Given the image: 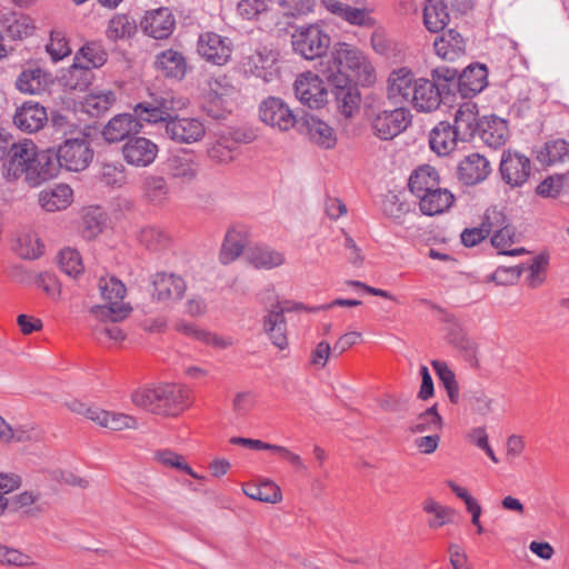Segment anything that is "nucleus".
Returning a JSON list of instances; mask_svg holds the SVG:
<instances>
[{
  "instance_id": "21",
  "label": "nucleus",
  "mask_w": 569,
  "mask_h": 569,
  "mask_svg": "<svg viewBox=\"0 0 569 569\" xmlns=\"http://www.w3.org/2000/svg\"><path fill=\"white\" fill-rule=\"evenodd\" d=\"M152 286V297L160 302L179 300L187 289L186 282L181 277L166 272L156 273Z\"/></svg>"
},
{
  "instance_id": "16",
  "label": "nucleus",
  "mask_w": 569,
  "mask_h": 569,
  "mask_svg": "<svg viewBox=\"0 0 569 569\" xmlns=\"http://www.w3.org/2000/svg\"><path fill=\"white\" fill-rule=\"evenodd\" d=\"M158 152V146L144 137L131 138L122 146V154L126 162L139 168L153 163Z\"/></svg>"
},
{
  "instance_id": "25",
  "label": "nucleus",
  "mask_w": 569,
  "mask_h": 569,
  "mask_svg": "<svg viewBox=\"0 0 569 569\" xmlns=\"http://www.w3.org/2000/svg\"><path fill=\"white\" fill-rule=\"evenodd\" d=\"M303 132L311 142L323 149H332L337 143L335 130L321 119L307 116L302 122Z\"/></svg>"
},
{
  "instance_id": "61",
  "label": "nucleus",
  "mask_w": 569,
  "mask_h": 569,
  "mask_svg": "<svg viewBox=\"0 0 569 569\" xmlns=\"http://www.w3.org/2000/svg\"><path fill=\"white\" fill-rule=\"evenodd\" d=\"M154 460L168 468H176L190 475L194 479H202L192 468L184 461V458L171 450H158L154 452Z\"/></svg>"
},
{
  "instance_id": "46",
  "label": "nucleus",
  "mask_w": 569,
  "mask_h": 569,
  "mask_svg": "<svg viewBox=\"0 0 569 569\" xmlns=\"http://www.w3.org/2000/svg\"><path fill=\"white\" fill-rule=\"evenodd\" d=\"M449 22L447 4L442 0H427L423 8V23L430 32L441 31Z\"/></svg>"
},
{
  "instance_id": "56",
  "label": "nucleus",
  "mask_w": 569,
  "mask_h": 569,
  "mask_svg": "<svg viewBox=\"0 0 569 569\" xmlns=\"http://www.w3.org/2000/svg\"><path fill=\"white\" fill-rule=\"evenodd\" d=\"M431 366L433 367L439 380L445 387L450 401L452 403H457L459 400V385L456 380L453 371L445 361L432 360Z\"/></svg>"
},
{
  "instance_id": "22",
  "label": "nucleus",
  "mask_w": 569,
  "mask_h": 569,
  "mask_svg": "<svg viewBox=\"0 0 569 569\" xmlns=\"http://www.w3.org/2000/svg\"><path fill=\"white\" fill-rule=\"evenodd\" d=\"M441 101L440 90L432 80L417 79L415 91L410 99V103L417 111L432 112L440 107Z\"/></svg>"
},
{
  "instance_id": "30",
  "label": "nucleus",
  "mask_w": 569,
  "mask_h": 569,
  "mask_svg": "<svg viewBox=\"0 0 569 569\" xmlns=\"http://www.w3.org/2000/svg\"><path fill=\"white\" fill-rule=\"evenodd\" d=\"M420 211L426 216H436L447 211L455 202L453 194L446 188H437L418 198Z\"/></svg>"
},
{
  "instance_id": "6",
  "label": "nucleus",
  "mask_w": 569,
  "mask_h": 569,
  "mask_svg": "<svg viewBox=\"0 0 569 569\" xmlns=\"http://www.w3.org/2000/svg\"><path fill=\"white\" fill-rule=\"evenodd\" d=\"M56 157L61 168L68 171H82L93 159V151L87 138H70L56 150Z\"/></svg>"
},
{
  "instance_id": "40",
  "label": "nucleus",
  "mask_w": 569,
  "mask_h": 569,
  "mask_svg": "<svg viewBox=\"0 0 569 569\" xmlns=\"http://www.w3.org/2000/svg\"><path fill=\"white\" fill-rule=\"evenodd\" d=\"M168 170L172 178L182 182H190L196 179L199 171V162L189 152L174 154L168 159Z\"/></svg>"
},
{
  "instance_id": "51",
  "label": "nucleus",
  "mask_w": 569,
  "mask_h": 569,
  "mask_svg": "<svg viewBox=\"0 0 569 569\" xmlns=\"http://www.w3.org/2000/svg\"><path fill=\"white\" fill-rule=\"evenodd\" d=\"M538 159L549 166L566 162L569 160V142L560 138L546 142Z\"/></svg>"
},
{
  "instance_id": "7",
  "label": "nucleus",
  "mask_w": 569,
  "mask_h": 569,
  "mask_svg": "<svg viewBox=\"0 0 569 569\" xmlns=\"http://www.w3.org/2000/svg\"><path fill=\"white\" fill-rule=\"evenodd\" d=\"M238 97L237 88L227 79L220 77L209 82L203 110L212 118L220 119L231 110Z\"/></svg>"
},
{
  "instance_id": "55",
  "label": "nucleus",
  "mask_w": 569,
  "mask_h": 569,
  "mask_svg": "<svg viewBox=\"0 0 569 569\" xmlns=\"http://www.w3.org/2000/svg\"><path fill=\"white\" fill-rule=\"evenodd\" d=\"M71 47L66 33L62 30H52L49 42L46 44V52L52 62H59L71 54Z\"/></svg>"
},
{
  "instance_id": "33",
  "label": "nucleus",
  "mask_w": 569,
  "mask_h": 569,
  "mask_svg": "<svg viewBox=\"0 0 569 569\" xmlns=\"http://www.w3.org/2000/svg\"><path fill=\"white\" fill-rule=\"evenodd\" d=\"M246 259L252 267L264 270L278 268L286 261L281 251L264 244L249 248L246 252Z\"/></svg>"
},
{
  "instance_id": "59",
  "label": "nucleus",
  "mask_w": 569,
  "mask_h": 569,
  "mask_svg": "<svg viewBox=\"0 0 569 569\" xmlns=\"http://www.w3.org/2000/svg\"><path fill=\"white\" fill-rule=\"evenodd\" d=\"M139 242L149 250H160L169 243V236L160 227L147 226L138 234Z\"/></svg>"
},
{
  "instance_id": "19",
  "label": "nucleus",
  "mask_w": 569,
  "mask_h": 569,
  "mask_svg": "<svg viewBox=\"0 0 569 569\" xmlns=\"http://www.w3.org/2000/svg\"><path fill=\"white\" fill-rule=\"evenodd\" d=\"M491 171L490 162L479 153L466 156L458 166V179L467 186H473L487 179Z\"/></svg>"
},
{
  "instance_id": "15",
  "label": "nucleus",
  "mask_w": 569,
  "mask_h": 569,
  "mask_svg": "<svg viewBox=\"0 0 569 569\" xmlns=\"http://www.w3.org/2000/svg\"><path fill=\"white\" fill-rule=\"evenodd\" d=\"M277 54L267 48L257 49L242 57L241 68L244 73L262 79L264 82L272 81L278 72L276 68Z\"/></svg>"
},
{
  "instance_id": "28",
  "label": "nucleus",
  "mask_w": 569,
  "mask_h": 569,
  "mask_svg": "<svg viewBox=\"0 0 569 569\" xmlns=\"http://www.w3.org/2000/svg\"><path fill=\"white\" fill-rule=\"evenodd\" d=\"M458 141L460 137L447 121L439 122L429 133L430 149L438 156H448L456 149Z\"/></svg>"
},
{
  "instance_id": "26",
  "label": "nucleus",
  "mask_w": 569,
  "mask_h": 569,
  "mask_svg": "<svg viewBox=\"0 0 569 569\" xmlns=\"http://www.w3.org/2000/svg\"><path fill=\"white\" fill-rule=\"evenodd\" d=\"M435 51L443 60L456 61L466 53V39L456 30L443 32L433 43Z\"/></svg>"
},
{
  "instance_id": "35",
  "label": "nucleus",
  "mask_w": 569,
  "mask_h": 569,
  "mask_svg": "<svg viewBox=\"0 0 569 569\" xmlns=\"http://www.w3.org/2000/svg\"><path fill=\"white\" fill-rule=\"evenodd\" d=\"M336 99L337 109L346 118L353 117L360 109V94L357 88L348 83H330Z\"/></svg>"
},
{
  "instance_id": "32",
  "label": "nucleus",
  "mask_w": 569,
  "mask_h": 569,
  "mask_svg": "<svg viewBox=\"0 0 569 569\" xmlns=\"http://www.w3.org/2000/svg\"><path fill=\"white\" fill-rule=\"evenodd\" d=\"M488 83V71L483 64L467 67L459 77V91L463 97H472L481 92Z\"/></svg>"
},
{
  "instance_id": "52",
  "label": "nucleus",
  "mask_w": 569,
  "mask_h": 569,
  "mask_svg": "<svg viewBox=\"0 0 569 569\" xmlns=\"http://www.w3.org/2000/svg\"><path fill=\"white\" fill-rule=\"evenodd\" d=\"M422 509L426 513L431 516V518L428 521V526L431 529H438L453 521V509L440 505L433 498L426 499L423 501Z\"/></svg>"
},
{
  "instance_id": "3",
  "label": "nucleus",
  "mask_w": 569,
  "mask_h": 569,
  "mask_svg": "<svg viewBox=\"0 0 569 569\" xmlns=\"http://www.w3.org/2000/svg\"><path fill=\"white\" fill-rule=\"evenodd\" d=\"M99 290L106 305L92 306L89 315L93 320L122 321L131 312V308L123 303L126 295L124 284L113 276L101 277L99 280Z\"/></svg>"
},
{
  "instance_id": "13",
  "label": "nucleus",
  "mask_w": 569,
  "mask_h": 569,
  "mask_svg": "<svg viewBox=\"0 0 569 569\" xmlns=\"http://www.w3.org/2000/svg\"><path fill=\"white\" fill-rule=\"evenodd\" d=\"M166 134L178 143L191 144L204 137L206 127L198 118L171 116L166 124Z\"/></svg>"
},
{
  "instance_id": "38",
  "label": "nucleus",
  "mask_w": 569,
  "mask_h": 569,
  "mask_svg": "<svg viewBox=\"0 0 569 569\" xmlns=\"http://www.w3.org/2000/svg\"><path fill=\"white\" fill-rule=\"evenodd\" d=\"M503 213L497 209H489L486 212L485 221L479 228L466 229L461 233V241L466 247H473L481 242L495 226H501Z\"/></svg>"
},
{
  "instance_id": "48",
  "label": "nucleus",
  "mask_w": 569,
  "mask_h": 569,
  "mask_svg": "<svg viewBox=\"0 0 569 569\" xmlns=\"http://www.w3.org/2000/svg\"><path fill=\"white\" fill-rule=\"evenodd\" d=\"M2 26L8 36L13 40H20L31 36L36 29L33 20L22 13H10L2 18Z\"/></svg>"
},
{
  "instance_id": "5",
  "label": "nucleus",
  "mask_w": 569,
  "mask_h": 569,
  "mask_svg": "<svg viewBox=\"0 0 569 569\" xmlns=\"http://www.w3.org/2000/svg\"><path fill=\"white\" fill-rule=\"evenodd\" d=\"M68 408L87 419L96 422L100 427L108 428L113 431H121L124 429H136L138 422L134 417L120 412H111L93 406H87L78 400H72L67 403Z\"/></svg>"
},
{
  "instance_id": "39",
  "label": "nucleus",
  "mask_w": 569,
  "mask_h": 569,
  "mask_svg": "<svg viewBox=\"0 0 569 569\" xmlns=\"http://www.w3.org/2000/svg\"><path fill=\"white\" fill-rule=\"evenodd\" d=\"M176 330L217 349H226L232 345V339L230 337L218 336L187 321L177 322Z\"/></svg>"
},
{
  "instance_id": "31",
  "label": "nucleus",
  "mask_w": 569,
  "mask_h": 569,
  "mask_svg": "<svg viewBox=\"0 0 569 569\" xmlns=\"http://www.w3.org/2000/svg\"><path fill=\"white\" fill-rule=\"evenodd\" d=\"M141 127L132 114H117L104 126L102 136L108 142H118L130 133L139 132Z\"/></svg>"
},
{
  "instance_id": "11",
  "label": "nucleus",
  "mask_w": 569,
  "mask_h": 569,
  "mask_svg": "<svg viewBox=\"0 0 569 569\" xmlns=\"http://www.w3.org/2000/svg\"><path fill=\"white\" fill-rule=\"evenodd\" d=\"M9 160L6 164L8 178L18 179L24 177L28 181L29 169L33 166L37 146L30 139H22L9 147Z\"/></svg>"
},
{
  "instance_id": "29",
  "label": "nucleus",
  "mask_w": 569,
  "mask_h": 569,
  "mask_svg": "<svg viewBox=\"0 0 569 569\" xmlns=\"http://www.w3.org/2000/svg\"><path fill=\"white\" fill-rule=\"evenodd\" d=\"M479 127L478 109L475 103L466 102L461 104L455 113L451 128L460 137V141L470 140Z\"/></svg>"
},
{
  "instance_id": "36",
  "label": "nucleus",
  "mask_w": 569,
  "mask_h": 569,
  "mask_svg": "<svg viewBox=\"0 0 569 569\" xmlns=\"http://www.w3.org/2000/svg\"><path fill=\"white\" fill-rule=\"evenodd\" d=\"M171 107L169 102L161 98L154 100V102H140L138 103L133 111L136 120L140 122L148 123H160L163 122L164 126L168 122V119L171 118L170 113Z\"/></svg>"
},
{
  "instance_id": "47",
  "label": "nucleus",
  "mask_w": 569,
  "mask_h": 569,
  "mask_svg": "<svg viewBox=\"0 0 569 569\" xmlns=\"http://www.w3.org/2000/svg\"><path fill=\"white\" fill-rule=\"evenodd\" d=\"M142 190L147 201L153 206H163L170 198L169 186L162 177H147L143 181Z\"/></svg>"
},
{
  "instance_id": "45",
  "label": "nucleus",
  "mask_w": 569,
  "mask_h": 569,
  "mask_svg": "<svg viewBox=\"0 0 569 569\" xmlns=\"http://www.w3.org/2000/svg\"><path fill=\"white\" fill-rule=\"evenodd\" d=\"M243 493L253 500L267 503H278L282 500L280 487L271 480H261L259 483H246L242 487Z\"/></svg>"
},
{
  "instance_id": "1",
  "label": "nucleus",
  "mask_w": 569,
  "mask_h": 569,
  "mask_svg": "<svg viewBox=\"0 0 569 569\" xmlns=\"http://www.w3.org/2000/svg\"><path fill=\"white\" fill-rule=\"evenodd\" d=\"M317 71L329 83H348L352 77L362 86H368L376 79L375 68L368 57L346 42L336 43L330 54L319 61Z\"/></svg>"
},
{
  "instance_id": "17",
  "label": "nucleus",
  "mask_w": 569,
  "mask_h": 569,
  "mask_svg": "<svg viewBox=\"0 0 569 569\" xmlns=\"http://www.w3.org/2000/svg\"><path fill=\"white\" fill-rule=\"evenodd\" d=\"M48 122L47 109L39 102L26 101L17 108L13 123L21 131L34 133Z\"/></svg>"
},
{
  "instance_id": "10",
  "label": "nucleus",
  "mask_w": 569,
  "mask_h": 569,
  "mask_svg": "<svg viewBox=\"0 0 569 569\" xmlns=\"http://www.w3.org/2000/svg\"><path fill=\"white\" fill-rule=\"evenodd\" d=\"M411 123V114L405 108L378 111L371 117V128L379 139L390 140Z\"/></svg>"
},
{
  "instance_id": "2",
  "label": "nucleus",
  "mask_w": 569,
  "mask_h": 569,
  "mask_svg": "<svg viewBox=\"0 0 569 569\" xmlns=\"http://www.w3.org/2000/svg\"><path fill=\"white\" fill-rule=\"evenodd\" d=\"M132 402L156 415L177 416L186 410L190 402V390L174 383H162L136 390L131 396Z\"/></svg>"
},
{
  "instance_id": "18",
  "label": "nucleus",
  "mask_w": 569,
  "mask_h": 569,
  "mask_svg": "<svg viewBox=\"0 0 569 569\" xmlns=\"http://www.w3.org/2000/svg\"><path fill=\"white\" fill-rule=\"evenodd\" d=\"M417 79L407 67L395 69L388 77V97L398 103L410 102Z\"/></svg>"
},
{
  "instance_id": "58",
  "label": "nucleus",
  "mask_w": 569,
  "mask_h": 569,
  "mask_svg": "<svg viewBox=\"0 0 569 569\" xmlns=\"http://www.w3.org/2000/svg\"><path fill=\"white\" fill-rule=\"evenodd\" d=\"M273 3V0H239L237 12L242 19L254 20L267 14Z\"/></svg>"
},
{
  "instance_id": "9",
  "label": "nucleus",
  "mask_w": 569,
  "mask_h": 569,
  "mask_svg": "<svg viewBox=\"0 0 569 569\" xmlns=\"http://www.w3.org/2000/svg\"><path fill=\"white\" fill-rule=\"evenodd\" d=\"M323 79L319 71L318 73L312 71L300 73L293 83L296 98L311 109L322 107L328 96Z\"/></svg>"
},
{
  "instance_id": "4",
  "label": "nucleus",
  "mask_w": 569,
  "mask_h": 569,
  "mask_svg": "<svg viewBox=\"0 0 569 569\" xmlns=\"http://www.w3.org/2000/svg\"><path fill=\"white\" fill-rule=\"evenodd\" d=\"M296 53L307 60L323 59V53L330 46L329 34L317 23L297 28L291 37Z\"/></svg>"
},
{
  "instance_id": "50",
  "label": "nucleus",
  "mask_w": 569,
  "mask_h": 569,
  "mask_svg": "<svg viewBox=\"0 0 569 569\" xmlns=\"http://www.w3.org/2000/svg\"><path fill=\"white\" fill-rule=\"evenodd\" d=\"M108 58L107 51L99 42H87L74 56V61L83 62L90 69L102 67Z\"/></svg>"
},
{
  "instance_id": "24",
  "label": "nucleus",
  "mask_w": 569,
  "mask_h": 569,
  "mask_svg": "<svg viewBox=\"0 0 569 569\" xmlns=\"http://www.w3.org/2000/svg\"><path fill=\"white\" fill-rule=\"evenodd\" d=\"M59 168L61 167L58 163L56 151L37 150L33 166L28 172L27 182L32 187L39 186L43 181L54 178L59 172Z\"/></svg>"
},
{
  "instance_id": "64",
  "label": "nucleus",
  "mask_w": 569,
  "mask_h": 569,
  "mask_svg": "<svg viewBox=\"0 0 569 569\" xmlns=\"http://www.w3.org/2000/svg\"><path fill=\"white\" fill-rule=\"evenodd\" d=\"M59 266L61 270L70 277H77L83 271V264L79 252L70 248L60 251Z\"/></svg>"
},
{
  "instance_id": "14",
  "label": "nucleus",
  "mask_w": 569,
  "mask_h": 569,
  "mask_svg": "<svg viewBox=\"0 0 569 569\" xmlns=\"http://www.w3.org/2000/svg\"><path fill=\"white\" fill-rule=\"evenodd\" d=\"M499 170L507 184L521 187L530 176L531 161L518 151L507 150L501 156Z\"/></svg>"
},
{
  "instance_id": "42",
  "label": "nucleus",
  "mask_w": 569,
  "mask_h": 569,
  "mask_svg": "<svg viewBox=\"0 0 569 569\" xmlns=\"http://www.w3.org/2000/svg\"><path fill=\"white\" fill-rule=\"evenodd\" d=\"M408 186L411 193L418 199L440 186L438 171L429 164L421 166L411 173Z\"/></svg>"
},
{
  "instance_id": "12",
  "label": "nucleus",
  "mask_w": 569,
  "mask_h": 569,
  "mask_svg": "<svg viewBox=\"0 0 569 569\" xmlns=\"http://www.w3.org/2000/svg\"><path fill=\"white\" fill-rule=\"evenodd\" d=\"M232 41L216 32H206L199 37L198 52L208 62L224 66L231 58Z\"/></svg>"
},
{
  "instance_id": "63",
  "label": "nucleus",
  "mask_w": 569,
  "mask_h": 569,
  "mask_svg": "<svg viewBox=\"0 0 569 569\" xmlns=\"http://www.w3.org/2000/svg\"><path fill=\"white\" fill-rule=\"evenodd\" d=\"M236 148L229 137H219L208 149V156L218 163H228L234 159Z\"/></svg>"
},
{
  "instance_id": "53",
  "label": "nucleus",
  "mask_w": 569,
  "mask_h": 569,
  "mask_svg": "<svg viewBox=\"0 0 569 569\" xmlns=\"http://www.w3.org/2000/svg\"><path fill=\"white\" fill-rule=\"evenodd\" d=\"M136 22L126 14H116L108 23L106 36L111 41L128 39L136 32Z\"/></svg>"
},
{
  "instance_id": "23",
  "label": "nucleus",
  "mask_w": 569,
  "mask_h": 569,
  "mask_svg": "<svg viewBox=\"0 0 569 569\" xmlns=\"http://www.w3.org/2000/svg\"><path fill=\"white\" fill-rule=\"evenodd\" d=\"M286 310L287 309L281 307L280 303H277L272 306L263 318V329L269 336L272 345L279 350H284L289 346L287 337V321L284 318Z\"/></svg>"
},
{
  "instance_id": "54",
  "label": "nucleus",
  "mask_w": 569,
  "mask_h": 569,
  "mask_svg": "<svg viewBox=\"0 0 569 569\" xmlns=\"http://www.w3.org/2000/svg\"><path fill=\"white\" fill-rule=\"evenodd\" d=\"M93 79V73L90 68L86 67L83 62L73 61L68 74L64 76V84L71 90L87 89Z\"/></svg>"
},
{
  "instance_id": "20",
  "label": "nucleus",
  "mask_w": 569,
  "mask_h": 569,
  "mask_svg": "<svg viewBox=\"0 0 569 569\" xmlns=\"http://www.w3.org/2000/svg\"><path fill=\"white\" fill-rule=\"evenodd\" d=\"M174 24V17L168 8L150 10L141 21L143 31L154 39L168 38L172 33Z\"/></svg>"
},
{
  "instance_id": "44",
  "label": "nucleus",
  "mask_w": 569,
  "mask_h": 569,
  "mask_svg": "<svg viewBox=\"0 0 569 569\" xmlns=\"http://www.w3.org/2000/svg\"><path fill=\"white\" fill-rule=\"evenodd\" d=\"M509 129L506 120L491 116L481 126V140L491 148H500L507 142Z\"/></svg>"
},
{
  "instance_id": "60",
  "label": "nucleus",
  "mask_w": 569,
  "mask_h": 569,
  "mask_svg": "<svg viewBox=\"0 0 569 569\" xmlns=\"http://www.w3.org/2000/svg\"><path fill=\"white\" fill-rule=\"evenodd\" d=\"M97 323L92 326V333L100 342H120L124 339L122 329L117 325L118 321L96 320Z\"/></svg>"
},
{
  "instance_id": "37",
  "label": "nucleus",
  "mask_w": 569,
  "mask_h": 569,
  "mask_svg": "<svg viewBox=\"0 0 569 569\" xmlns=\"http://www.w3.org/2000/svg\"><path fill=\"white\" fill-rule=\"evenodd\" d=\"M156 69L164 77L182 79L187 70L186 59L179 51L168 49L157 54Z\"/></svg>"
},
{
  "instance_id": "8",
  "label": "nucleus",
  "mask_w": 569,
  "mask_h": 569,
  "mask_svg": "<svg viewBox=\"0 0 569 569\" xmlns=\"http://www.w3.org/2000/svg\"><path fill=\"white\" fill-rule=\"evenodd\" d=\"M259 118L268 127L287 132L297 123L293 110L278 97H268L259 106Z\"/></svg>"
},
{
  "instance_id": "49",
  "label": "nucleus",
  "mask_w": 569,
  "mask_h": 569,
  "mask_svg": "<svg viewBox=\"0 0 569 569\" xmlns=\"http://www.w3.org/2000/svg\"><path fill=\"white\" fill-rule=\"evenodd\" d=\"M116 102V94L111 90L92 92L84 97L82 109L92 117H99L108 111Z\"/></svg>"
},
{
  "instance_id": "62",
  "label": "nucleus",
  "mask_w": 569,
  "mask_h": 569,
  "mask_svg": "<svg viewBox=\"0 0 569 569\" xmlns=\"http://www.w3.org/2000/svg\"><path fill=\"white\" fill-rule=\"evenodd\" d=\"M441 427L442 419L437 411V407L432 406L419 415L416 422L411 426V431L415 433L439 431Z\"/></svg>"
},
{
  "instance_id": "41",
  "label": "nucleus",
  "mask_w": 569,
  "mask_h": 569,
  "mask_svg": "<svg viewBox=\"0 0 569 569\" xmlns=\"http://www.w3.org/2000/svg\"><path fill=\"white\" fill-rule=\"evenodd\" d=\"M73 191L68 184H57L39 194L40 206L49 212L67 209L72 202Z\"/></svg>"
},
{
  "instance_id": "43",
  "label": "nucleus",
  "mask_w": 569,
  "mask_h": 569,
  "mask_svg": "<svg viewBox=\"0 0 569 569\" xmlns=\"http://www.w3.org/2000/svg\"><path fill=\"white\" fill-rule=\"evenodd\" d=\"M51 82L50 76L40 68L23 70L16 81L17 89L22 93L39 94L47 90Z\"/></svg>"
},
{
  "instance_id": "27",
  "label": "nucleus",
  "mask_w": 569,
  "mask_h": 569,
  "mask_svg": "<svg viewBox=\"0 0 569 569\" xmlns=\"http://www.w3.org/2000/svg\"><path fill=\"white\" fill-rule=\"evenodd\" d=\"M491 243L498 250V253L506 256H519L526 253L525 248H511L512 244L519 242V234L516 229L507 223V218L503 214V222L501 226H495L491 231Z\"/></svg>"
},
{
  "instance_id": "57",
  "label": "nucleus",
  "mask_w": 569,
  "mask_h": 569,
  "mask_svg": "<svg viewBox=\"0 0 569 569\" xmlns=\"http://www.w3.org/2000/svg\"><path fill=\"white\" fill-rule=\"evenodd\" d=\"M104 216L100 208H88L83 211L81 234L86 239L96 238L103 228Z\"/></svg>"
},
{
  "instance_id": "34",
  "label": "nucleus",
  "mask_w": 569,
  "mask_h": 569,
  "mask_svg": "<svg viewBox=\"0 0 569 569\" xmlns=\"http://www.w3.org/2000/svg\"><path fill=\"white\" fill-rule=\"evenodd\" d=\"M248 243V232L242 227H231L228 229L221 250L220 261L228 264L239 258Z\"/></svg>"
}]
</instances>
